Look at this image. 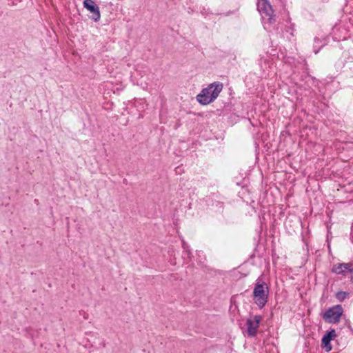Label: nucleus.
I'll list each match as a JSON object with an SVG mask.
<instances>
[{"instance_id":"obj_1","label":"nucleus","mask_w":353,"mask_h":353,"mask_svg":"<svg viewBox=\"0 0 353 353\" xmlns=\"http://www.w3.org/2000/svg\"><path fill=\"white\" fill-rule=\"evenodd\" d=\"M223 85L221 82H214L203 88L196 96L197 101L201 105H208L213 102L222 91Z\"/></svg>"},{"instance_id":"obj_2","label":"nucleus","mask_w":353,"mask_h":353,"mask_svg":"<svg viewBox=\"0 0 353 353\" xmlns=\"http://www.w3.org/2000/svg\"><path fill=\"white\" fill-rule=\"evenodd\" d=\"M269 296V288L261 277L256 279L255 286L253 290V297L254 303L257 306L262 309L267 303Z\"/></svg>"},{"instance_id":"obj_3","label":"nucleus","mask_w":353,"mask_h":353,"mask_svg":"<svg viewBox=\"0 0 353 353\" xmlns=\"http://www.w3.org/2000/svg\"><path fill=\"white\" fill-rule=\"evenodd\" d=\"M343 312L341 305H336L326 310L323 314L324 321L329 323H338Z\"/></svg>"},{"instance_id":"obj_4","label":"nucleus","mask_w":353,"mask_h":353,"mask_svg":"<svg viewBox=\"0 0 353 353\" xmlns=\"http://www.w3.org/2000/svg\"><path fill=\"white\" fill-rule=\"evenodd\" d=\"M257 10L260 13L267 16L268 21L270 23L275 21L274 10L270 5L269 0H259L257 3Z\"/></svg>"},{"instance_id":"obj_5","label":"nucleus","mask_w":353,"mask_h":353,"mask_svg":"<svg viewBox=\"0 0 353 353\" xmlns=\"http://www.w3.org/2000/svg\"><path fill=\"white\" fill-rule=\"evenodd\" d=\"M261 316L255 315L248 319L246 321L247 333L249 336H255L259 327Z\"/></svg>"},{"instance_id":"obj_6","label":"nucleus","mask_w":353,"mask_h":353,"mask_svg":"<svg viewBox=\"0 0 353 353\" xmlns=\"http://www.w3.org/2000/svg\"><path fill=\"white\" fill-rule=\"evenodd\" d=\"M83 6L93 14L92 16V20L94 21H99L101 17L99 8L93 0H84Z\"/></svg>"},{"instance_id":"obj_7","label":"nucleus","mask_w":353,"mask_h":353,"mask_svg":"<svg viewBox=\"0 0 353 353\" xmlns=\"http://www.w3.org/2000/svg\"><path fill=\"white\" fill-rule=\"evenodd\" d=\"M332 271L336 274H343L345 276H346L347 273L353 274V263H339L333 267Z\"/></svg>"},{"instance_id":"obj_8","label":"nucleus","mask_w":353,"mask_h":353,"mask_svg":"<svg viewBox=\"0 0 353 353\" xmlns=\"http://www.w3.org/2000/svg\"><path fill=\"white\" fill-rule=\"evenodd\" d=\"M336 336L335 330L332 329L327 332L322 338V347L326 352H330L332 350L330 341Z\"/></svg>"},{"instance_id":"obj_9","label":"nucleus","mask_w":353,"mask_h":353,"mask_svg":"<svg viewBox=\"0 0 353 353\" xmlns=\"http://www.w3.org/2000/svg\"><path fill=\"white\" fill-rule=\"evenodd\" d=\"M349 294L348 292H343V291H340V292H338L336 294V298L340 301H343V300L345 299V298L347 297V296Z\"/></svg>"},{"instance_id":"obj_10","label":"nucleus","mask_w":353,"mask_h":353,"mask_svg":"<svg viewBox=\"0 0 353 353\" xmlns=\"http://www.w3.org/2000/svg\"><path fill=\"white\" fill-rule=\"evenodd\" d=\"M350 281H351L352 283L353 284V276H351Z\"/></svg>"},{"instance_id":"obj_11","label":"nucleus","mask_w":353,"mask_h":353,"mask_svg":"<svg viewBox=\"0 0 353 353\" xmlns=\"http://www.w3.org/2000/svg\"><path fill=\"white\" fill-rule=\"evenodd\" d=\"M183 247L184 249H185V243L184 242L183 243Z\"/></svg>"}]
</instances>
